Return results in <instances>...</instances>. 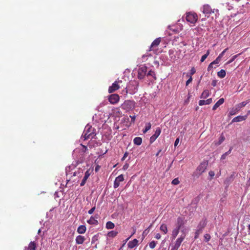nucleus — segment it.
I'll return each mask as SVG.
<instances>
[{"mask_svg": "<svg viewBox=\"0 0 250 250\" xmlns=\"http://www.w3.org/2000/svg\"><path fill=\"white\" fill-rule=\"evenodd\" d=\"M208 161H204L200 164V165L197 167L195 171L193 173V176L194 177H198L203 172H204L208 167Z\"/></svg>", "mask_w": 250, "mask_h": 250, "instance_id": "f257e3e1", "label": "nucleus"}, {"mask_svg": "<svg viewBox=\"0 0 250 250\" xmlns=\"http://www.w3.org/2000/svg\"><path fill=\"white\" fill-rule=\"evenodd\" d=\"M95 129L90 126H86L82 136L84 138V140L88 139H93L96 136V133L94 132Z\"/></svg>", "mask_w": 250, "mask_h": 250, "instance_id": "f03ea898", "label": "nucleus"}, {"mask_svg": "<svg viewBox=\"0 0 250 250\" xmlns=\"http://www.w3.org/2000/svg\"><path fill=\"white\" fill-rule=\"evenodd\" d=\"M134 107L135 102L130 100L125 101L124 103L122 104L121 105V107L122 109L125 110L127 111H128L133 109Z\"/></svg>", "mask_w": 250, "mask_h": 250, "instance_id": "7ed1b4c3", "label": "nucleus"}, {"mask_svg": "<svg viewBox=\"0 0 250 250\" xmlns=\"http://www.w3.org/2000/svg\"><path fill=\"white\" fill-rule=\"evenodd\" d=\"M198 19V16L195 13L189 12L187 13L186 20L187 21L194 24L196 22Z\"/></svg>", "mask_w": 250, "mask_h": 250, "instance_id": "20e7f679", "label": "nucleus"}, {"mask_svg": "<svg viewBox=\"0 0 250 250\" xmlns=\"http://www.w3.org/2000/svg\"><path fill=\"white\" fill-rule=\"evenodd\" d=\"M184 239L185 236L180 235V236L176 240L173 245L172 246L171 250H178Z\"/></svg>", "mask_w": 250, "mask_h": 250, "instance_id": "39448f33", "label": "nucleus"}, {"mask_svg": "<svg viewBox=\"0 0 250 250\" xmlns=\"http://www.w3.org/2000/svg\"><path fill=\"white\" fill-rule=\"evenodd\" d=\"M147 69V68L146 66H142L139 68L138 70V79L141 80L145 77V75H146Z\"/></svg>", "mask_w": 250, "mask_h": 250, "instance_id": "423d86ee", "label": "nucleus"}, {"mask_svg": "<svg viewBox=\"0 0 250 250\" xmlns=\"http://www.w3.org/2000/svg\"><path fill=\"white\" fill-rule=\"evenodd\" d=\"M120 99V97L118 94H113L109 96L108 98L109 102L113 104H117Z\"/></svg>", "mask_w": 250, "mask_h": 250, "instance_id": "0eeeda50", "label": "nucleus"}, {"mask_svg": "<svg viewBox=\"0 0 250 250\" xmlns=\"http://www.w3.org/2000/svg\"><path fill=\"white\" fill-rule=\"evenodd\" d=\"M161 132V129L160 127H157L156 128V130L154 134H153L150 138V144L153 143L156 139L157 138V137L160 135V133Z\"/></svg>", "mask_w": 250, "mask_h": 250, "instance_id": "6e6552de", "label": "nucleus"}, {"mask_svg": "<svg viewBox=\"0 0 250 250\" xmlns=\"http://www.w3.org/2000/svg\"><path fill=\"white\" fill-rule=\"evenodd\" d=\"M124 180V178L122 174L120 175L117 177L114 182V188H117L119 186L120 182H123Z\"/></svg>", "mask_w": 250, "mask_h": 250, "instance_id": "1a4fd4ad", "label": "nucleus"}, {"mask_svg": "<svg viewBox=\"0 0 250 250\" xmlns=\"http://www.w3.org/2000/svg\"><path fill=\"white\" fill-rule=\"evenodd\" d=\"M202 12L205 14H210L214 13V11L211 8L210 6L208 4L204 5L203 7Z\"/></svg>", "mask_w": 250, "mask_h": 250, "instance_id": "9d476101", "label": "nucleus"}, {"mask_svg": "<svg viewBox=\"0 0 250 250\" xmlns=\"http://www.w3.org/2000/svg\"><path fill=\"white\" fill-rule=\"evenodd\" d=\"M122 82L121 81H119L118 83ZM120 86H119L118 84V82L117 81L115 82L114 83H112V85L109 87L108 88V92L109 93H112L115 90L118 89L119 88Z\"/></svg>", "mask_w": 250, "mask_h": 250, "instance_id": "9b49d317", "label": "nucleus"}, {"mask_svg": "<svg viewBox=\"0 0 250 250\" xmlns=\"http://www.w3.org/2000/svg\"><path fill=\"white\" fill-rule=\"evenodd\" d=\"M185 224L184 219L181 217H178L176 223V228L179 229H182Z\"/></svg>", "mask_w": 250, "mask_h": 250, "instance_id": "f8f14e48", "label": "nucleus"}, {"mask_svg": "<svg viewBox=\"0 0 250 250\" xmlns=\"http://www.w3.org/2000/svg\"><path fill=\"white\" fill-rule=\"evenodd\" d=\"M160 42H161V39H160V38H158L156 39L152 42V43H151V45L150 46L149 51H151V50H153V48L154 47L157 46L160 44Z\"/></svg>", "mask_w": 250, "mask_h": 250, "instance_id": "ddd939ff", "label": "nucleus"}, {"mask_svg": "<svg viewBox=\"0 0 250 250\" xmlns=\"http://www.w3.org/2000/svg\"><path fill=\"white\" fill-rule=\"evenodd\" d=\"M37 248V244L34 241H31L27 247L24 248V250H35Z\"/></svg>", "mask_w": 250, "mask_h": 250, "instance_id": "4468645a", "label": "nucleus"}, {"mask_svg": "<svg viewBox=\"0 0 250 250\" xmlns=\"http://www.w3.org/2000/svg\"><path fill=\"white\" fill-rule=\"evenodd\" d=\"M234 178V175L233 174L225 179L224 181V184L226 186V187H228L230 185V184L233 181Z\"/></svg>", "mask_w": 250, "mask_h": 250, "instance_id": "2eb2a0df", "label": "nucleus"}, {"mask_svg": "<svg viewBox=\"0 0 250 250\" xmlns=\"http://www.w3.org/2000/svg\"><path fill=\"white\" fill-rule=\"evenodd\" d=\"M90 175V172H89V170H87L85 172L84 176L83 177V179L82 181L81 182V183L80 184V186L81 187H82V186L84 185V184L86 183V181L87 179L88 178V177H89Z\"/></svg>", "mask_w": 250, "mask_h": 250, "instance_id": "dca6fc26", "label": "nucleus"}, {"mask_svg": "<svg viewBox=\"0 0 250 250\" xmlns=\"http://www.w3.org/2000/svg\"><path fill=\"white\" fill-rule=\"evenodd\" d=\"M247 119V116H238L235 118H234L231 123H234V122H239L243 121Z\"/></svg>", "mask_w": 250, "mask_h": 250, "instance_id": "f3484780", "label": "nucleus"}, {"mask_svg": "<svg viewBox=\"0 0 250 250\" xmlns=\"http://www.w3.org/2000/svg\"><path fill=\"white\" fill-rule=\"evenodd\" d=\"M138 243V240L136 239H134L132 241H130L127 244L128 248L130 249H133V248L137 246Z\"/></svg>", "mask_w": 250, "mask_h": 250, "instance_id": "a211bd4d", "label": "nucleus"}, {"mask_svg": "<svg viewBox=\"0 0 250 250\" xmlns=\"http://www.w3.org/2000/svg\"><path fill=\"white\" fill-rule=\"evenodd\" d=\"M207 224L206 219H203L201 220L197 227V229H201L202 231L203 229L205 227Z\"/></svg>", "mask_w": 250, "mask_h": 250, "instance_id": "6ab92c4d", "label": "nucleus"}, {"mask_svg": "<svg viewBox=\"0 0 250 250\" xmlns=\"http://www.w3.org/2000/svg\"><path fill=\"white\" fill-rule=\"evenodd\" d=\"M224 102V98H220L214 105V106L212 107V110H216L220 105L222 104Z\"/></svg>", "mask_w": 250, "mask_h": 250, "instance_id": "aec40b11", "label": "nucleus"}, {"mask_svg": "<svg viewBox=\"0 0 250 250\" xmlns=\"http://www.w3.org/2000/svg\"><path fill=\"white\" fill-rule=\"evenodd\" d=\"M85 240L84 236L82 235H78L76 238V243L77 244H82Z\"/></svg>", "mask_w": 250, "mask_h": 250, "instance_id": "412c9836", "label": "nucleus"}, {"mask_svg": "<svg viewBox=\"0 0 250 250\" xmlns=\"http://www.w3.org/2000/svg\"><path fill=\"white\" fill-rule=\"evenodd\" d=\"M212 102V99L209 98L206 100H200L199 102V104L201 106L205 105V104H209Z\"/></svg>", "mask_w": 250, "mask_h": 250, "instance_id": "4be33fe9", "label": "nucleus"}, {"mask_svg": "<svg viewBox=\"0 0 250 250\" xmlns=\"http://www.w3.org/2000/svg\"><path fill=\"white\" fill-rule=\"evenodd\" d=\"M239 107H237L236 105L232 108L230 111H229V115L230 116H232V115H235L236 114H237L239 111H240V109L239 108Z\"/></svg>", "mask_w": 250, "mask_h": 250, "instance_id": "5701e85b", "label": "nucleus"}, {"mask_svg": "<svg viewBox=\"0 0 250 250\" xmlns=\"http://www.w3.org/2000/svg\"><path fill=\"white\" fill-rule=\"evenodd\" d=\"M87 222L90 225H96L98 224V221L93 216H91L90 219L87 221Z\"/></svg>", "mask_w": 250, "mask_h": 250, "instance_id": "b1692460", "label": "nucleus"}, {"mask_svg": "<svg viewBox=\"0 0 250 250\" xmlns=\"http://www.w3.org/2000/svg\"><path fill=\"white\" fill-rule=\"evenodd\" d=\"M179 230L180 229H179L178 228H175V229H174L172 231V234H171V238L173 239H175V238L177 237V236L178 235L179 232Z\"/></svg>", "mask_w": 250, "mask_h": 250, "instance_id": "393cba45", "label": "nucleus"}, {"mask_svg": "<svg viewBox=\"0 0 250 250\" xmlns=\"http://www.w3.org/2000/svg\"><path fill=\"white\" fill-rule=\"evenodd\" d=\"M85 231L86 227L84 225L80 226L77 229V232L80 234H83L85 233Z\"/></svg>", "mask_w": 250, "mask_h": 250, "instance_id": "a878e982", "label": "nucleus"}, {"mask_svg": "<svg viewBox=\"0 0 250 250\" xmlns=\"http://www.w3.org/2000/svg\"><path fill=\"white\" fill-rule=\"evenodd\" d=\"M134 144L140 146L142 143V139L140 137H136L133 139Z\"/></svg>", "mask_w": 250, "mask_h": 250, "instance_id": "bb28decb", "label": "nucleus"}, {"mask_svg": "<svg viewBox=\"0 0 250 250\" xmlns=\"http://www.w3.org/2000/svg\"><path fill=\"white\" fill-rule=\"evenodd\" d=\"M209 94L210 92L209 91V90L206 89L204 90L203 92H202L201 95V98L206 99L209 96Z\"/></svg>", "mask_w": 250, "mask_h": 250, "instance_id": "cd10ccee", "label": "nucleus"}, {"mask_svg": "<svg viewBox=\"0 0 250 250\" xmlns=\"http://www.w3.org/2000/svg\"><path fill=\"white\" fill-rule=\"evenodd\" d=\"M160 229L164 234H166L167 232V228L166 224H163L161 225Z\"/></svg>", "mask_w": 250, "mask_h": 250, "instance_id": "c85d7f7f", "label": "nucleus"}, {"mask_svg": "<svg viewBox=\"0 0 250 250\" xmlns=\"http://www.w3.org/2000/svg\"><path fill=\"white\" fill-rule=\"evenodd\" d=\"M226 71L223 69L221 70L217 73L218 76L221 78H224L226 76Z\"/></svg>", "mask_w": 250, "mask_h": 250, "instance_id": "c756f323", "label": "nucleus"}, {"mask_svg": "<svg viewBox=\"0 0 250 250\" xmlns=\"http://www.w3.org/2000/svg\"><path fill=\"white\" fill-rule=\"evenodd\" d=\"M114 227H115V225H114V223H113L112 222H111L110 221L107 222L106 224V228L107 229H112L114 228Z\"/></svg>", "mask_w": 250, "mask_h": 250, "instance_id": "7c9ffc66", "label": "nucleus"}, {"mask_svg": "<svg viewBox=\"0 0 250 250\" xmlns=\"http://www.w3.org/2000/svg\"><path fill=\"white\" fill-rule=\"evenodd\" d=\"M151 125L150 123H147L146 124L145 128L143 130V133H146L151 128Z\"/></svg>", "mask_w": 250, "mask_h": 250, "instance_id": "2f4dec72", "label": "nucleus"}, {"mask_svg": "<svg viewBox=\"0 0 250 250\" xmlns=\"http://www.w3.org/2000/svg\"><path fill=\"white\" fill-rule=\"evenodd\" d=\"M118 234V232L115 230H112L108 233V236L109 237H114Z\"/></svg>", "mask_w": 250, "mask_h": 250, "instance_id": "473e14b6", "label": "nucleus"}, {"mask_svg": "<svg viewBox=\"0 0 250 250\" xmlns=\"http://www.w3.org/2000/svg\"><path fill=\"white\" fill-rule=\"evenodd\" d=\"M250 102L249 101L243 102L239 104H238L236 105L237 107H239V109H240L242 107L245 106L247 104H248Z\"/></svg>", "mask_w": 250, "mask_h": 250, "instance_id": "72a5a7b5", "label": "nucleus"}, {"mask_svg": "<svg viewBox=\"0 0 250 250\" xmlns=\"http://www.w3.org/2000/svg\"><path fill=\"white\" fill-rule=\"evenodd\" d=\"M146 75H147V76H152V77H153L154 78V79H156V78L155 77V72L151 70H150V71H148V72L147 73Z\"/></svg>", "mask_w": 250, "mask_h": 250, "instance_id": "f704fd0d", "label": "nucleus"}, {"mask_svg": "<svg viewBox=\"0 0 250 250\" xmlns=\"http://www.w3.org/2000/svg\"><path fill=\"white\" fill-rule=\"evenodd\" d=\"M209 51L208 50L207 53L205 54H204L203 56H202V57L201 59V62H203L206 60V59L208 57V56L209 55Z\"/></svg>", "mask_w": 250, "mask_h": 250, "instance_id": "c9c22d12", "label": "nucleus"}, {"mask_svg": "<svg viewBox=\"0 0 250 250\" xmlns=\"http://www.w3.org/2000/svg\"><path fill=\"white\" fill-rule=\"evenodd\" d=\"M181 229H181V232L183 233L181 235H184L185 237L186 235V234L188 232V229H186L185 228H184V227H183Z\"/></svg>", "mask_w": 250, "mask_h": 250, "instance_id": "e433bc0d", "label": "nucleus"}, {"mask_svg": "<svg viewBox=\"0 0 250 250\" xmlns=\"http://www.w3.org/2000/svg\"><path fill=\"white\" fill-rule=\"evenodd\" d=\"M187 76L189 77V79L186 82V85H188L192 81V77L190 75H189L188 74H187Z\"/></svg>", "mask_w": 250, "mask_h": 250, "instance_id": "4c0bfd02", "label": "nucleus"}, {"mask_svg": "<svg viewBox=\"0 0 250 250\" xmlns=\"http://www.w3.org/2000/svg\"><path fill=\"white\" fill-rule=\"evenodd\" d=\"M225 140V137L222 135L219 138V141H218V142L217 143V144L218 145H220L221 144H222V143Z\"/></svg>", "mask_w": 250, "mask_h": 250, "instance_id": "58836bf2", "label": "nucleus"}, {"mask_svg": "<svg viewBox=\"0 0 250 250\" xmlns=\"http://www.w3.org/2000/svg\"><path fill=\"white\" fill-rule=\"evenodd\" d=\"M156 245V243L155 241H152L149 243V246L151 249H154Z\"/></svg>", "mask_w": 250, "mask_h": 250, "instance_id": "ea45409f", "label": "nucleus"}, {"mask_svg": "<svg viewBox=\"0 0 250 250\" xmlns=\"http://www.w3.org/2000/svg\"><path fill=\"white\" fill-rule=\"evenodd\" d=\"M220 60V57H218L214 61L211 62V64L214 65L218 64Z\"/></svg>", "mask_w": 250, "mask_h": 250, "instance_id": "a19ab883", "label": "nucleus"}, {"mask_svg": "<svg viewBox=\"0 0 250 250\" xmlns=\"http://www.w3.org/2000/svg\"><path fill=\"white\" fill-rule=\"evenodd\" d=\"M168 53H169V55L170 56V57L173 59V60H175L176 59V57L174 56L173 57V55L174 54V51L173 50H170L168 52Z\"/></svg>", "mask_w": 250, "mask_h": 250, "instance_id": "79ce46f5", "label": "nucleus"}, {"mask_svg": "<svg viewBox=\"0 0 250 250\" xmlns=\"http://www.w3.org/2000/svg\"><path fill=\"white\" fill-rule=\"evenodd\" d=\"M98 239V236L97 235H95L93 236L91 240V243L93 244L96 241H97Z\"/></svg>", "mask_w": 250, "mask_h": 250, "instance_id": "37998d69", "label": "nucleus"}, {"mask_svg": "<svg viewBox=\"0 0 250 250\" xmlns=\"http://www.w3.org/2000/svg\"><path fill=\"white\" fill-rule=\"evenodd\" d=\"M204 239H205V240L206 241V242H208L209 241L210 239V236L209 234H205L204 235Z\"/></svg>", "mask_w": 250, "mask_h": 250, "instance_id": "c03bdc74", "label": "nucleus"}, {"mask_svg": "<svg viewBox=\"0 0 250 250\" xmlns=\"http://www.w3.org/2000/svg\"><path fill=\"white\" fill-rule=\"evenodd\" d=\"M202 232L201 229H197L195 233V239H197L199 235Z\"/></svg>", "mask_w": 250, "mask_h": 250, "instance_id": "a18cd8bd", "label": "nucleus"}, {"mask_svg": "<svg viewBox=\"0 0 250 250\" xmlns=\"http://www.w3.org/2000/svg\"><path fill=\"white\" fill-rule=\"evenodd\" d=\"M171 183L173 185H177V184H178L179 183V181L178 179V178H175V179H173L172 180Z\"/></svg>", "mask_w": 250, "mask_h": 250, "instance_id": "49530a36", "label": "nucleus"}, {"mask_svg": "<svg viewBox=\"0 0 250 250\" xmlns=\"http://www.w3.org/2000/svg\"><path fill=\"white\" fill-rule=\"evenodd\" d=\"M95 208H96L95 206L93 207L90 210H88V213L89 214H92L93 213V212L94 211V210H95Z\"/></svg>", "mask_w": 250, "mask_h": 250, "instance_id": "de8ad7c7", "label": "nucleus"}, {"mask_svg": "<svg viewBox=\"0 0 250 250\" xmlns=\"http://www.w3.org/2000/svg\"><path fill=\"white\" fill-rule=\"evenodd\" d=\"M196 72V70L194 68V67H192L191 70H190V74H189V75H190L191 76L194 74Z\"/></svg>", "mask_w": 250, "mask_h": 250, "instance_id": "09e8293b", "label": "nucleus"}, {"mask_svg": "<svg viewBox=\"0 0 250 250\" xmlns=\"http://www.w3.org/2000/svg\"><path fill=\"white\" fill-rule=\"evenodd\" d=\"M81 146L83 147L82 149V151L83 152H86V151L87 150V146H84V145H83L82 144H81Z\"/></svg>", "mask_w": 250, "mask_h": 250, "instance_id": "8fccbe9b", "label": "nucleus"}, {"mask_svg": "<svg viewBox=\"0 0 250 250\" xmlns=\"http://www.w3.org/2000/svg\"><path fill=\"white\" fill-rule=\"evenodd\" d=\"M228 49L226 48L225 49V50H223V51L219 54V55L218 56V57H220V59H221V58L222 57V56L224 55V53L226 52V51H227Z\"/></svg>", "mask_w": 250, "mask_h": 250, "instance_id": "3c124183", "label": "nucleus"}, {"mask_svg": "<svg viewBox=\"0 0 250 250\" xmlns=\"http://www.w3.org/2000/svg\"><path fill=\"white\" fill-rule=\"evenodd\" d=\"M128 153L127 152H125L123 157L122 158V161L125 160V159L126 158V157L128 156Z\"/></svg>", "mask_w": 250, "mask_h": 250, "instance_id": "603ef678", "label": "nucleus"}, {"mask_svg": "<svg viewBox=\"0 0 250 250\" xmlns=\"http://www.w3.org/2000/svg\"><path fill=\"white\" fill-rule=\"evenodd\" d=\"M209 176L212 178L214 176V172L213 171H210L208 173Z\"/></svg>", "mask_w": 250, "mask_h": 250, "instance_id": "864d4df0", "label": "nucleus"}, {"mask_svg": "<svg viewBox=\"0 0 250 250\" xmlns=\"http://www.w3.org/2000/svg\"><path fill=\"white\" fill-rule=\"evenodd\" d=\"M161 235L160 233H157L155 237V238L157 239H159L161 238Z\"/></svg>", "mask_w": 250, "mask_h": 250, "instance_id": "5fc2aeb1", "label": "nucleus"}, {"mask_svg": "<svg viewBox=\"0 0 250 250\" xmlns=\"http://www.w3.org/2000/svg\"><path fill=\"white\" fill-rule=\"evenodd\" d=\"M179 142V139L177 138L174 142V146H176L178 145V143Z\"/></svg>", "mask_w": 250, "mask_h": 250, "instance_id": "6e6d98bb", "label": "nucleus"}, {"mask_svg": "<svg viewBox=\"0 0 250 250\" xmlns=\"http://www.w3.org/2000/svg\"><path fill=\"white\" fill-rule=\"evenodd\" d=\"M130 117L131 119V122H134L136 116L135 115L130 116Z\"/></svg>", "mask_w": 250, "mask_h": 250, "instance_id": "4d7b16f0", "label": "nucleus"}, {"mask_svg": "<svg viewBox=\"0 0 250 250\" xmlns=\"http://www.w3.org/2000/svg\"><path fill=\"white\" fill-rule=\"evenodd\" d=\"M216 83H217V81L216 80H213L212 83H211V85L213 86H215L216 85Z\"/></svg>", "mask_w": 250, "mask_h": 250, "instance_id": "13d9d810", "label": "nucleus"}, {"mask_svg": "<svg viewBox=\"0 0 250 250\" xmlns=\"http://www.w3.org/2000/svg\"><path fill=\"white\" fill-rule=\"evenodd\" d=\"M213 64H211V63H210L209 64V65H208V71H209L212 68H213Z\"/></svg>", "mask_w": 250, "mask_h": 250, "instance_id": "bf43d9fd", "label": "nucleus"}, {"mask_svg": "<svg viewBox=\"0 0 250 250\" xmlns=\"http://www.w3.org/2000/svg\"><path fill=\"white\" fill-rule=\"evenodd\" d=\"M135 232H136V229H134V228H133V231H132V234L131 235V236H130L129 238H128L127 239V240L129 239V238L131 236H132L134 234H135Z\"/></svg>", "mask_w": 250, "mask_h": 250, "instance_id": "052dcab7", "label": "nucleus"}, {"mask_svg": "<svg viewBox=\"0 0 250 250\" xmlns=\"http://www.w3.org/2000/svg\"><path fill=\"white\" fill-rule=\"evenodd\" d=\"M226 156L224 154H223L221 156V159L222 160H224V159H226Z\"/></svg>", "mask_w": 250, "mask_h": 250, "instance_id": "680f3d73", "label": "nucleus"}, {"mask_svg": "<svg viewBox=\"0 0 250 250\" xmlns=\"http://www.w3.org/2000/svg\"><path fill=\"white\" fill-rule=\"evenodd\" d=\"M231 150H232V147H230V148H229V151H228L227 152H226V153H227V154L229 155V154H230V152H231Z\"/></svg>", "mask_w": 250, "mask_h": 250, "instance_id": "e2e57ef3", "label": "nucleus"}, {"mask_svg": "<svg viewBox=\"0 0 250 250\" xmlns=\"http://www.w3.org/2000/svg\"><path fill=\"white\" fill-rule=\"evenodd\" d=\"M236 55H235V56H234L233 57L232 59V60H230V61H229V63L231 62H232V61H233V60L236 58Z\"/></svg>", "mask_w": 250, "mask_h": 250, "instance_id": "0e129e2a", "label": "nucleus"}, {"mask_svg": "<svg viewBox=\"0 0 250 250\" xmlns=\"http://www.w3.org/2000/svg\"><path fill=\"white\" fill-rule=\"evenodd\" d=\"M128 167V165H124V167H123V168H124V169H127V168Z\"/></svg>", "mask_w": 250, "mask_h": 250, "instance_id": "69168bd1", "label": "nucleus"}, {"mask_svg": "<svg viewBox=\"0 0 250 250\" xmlns=\"http://www.w3.org/2000/svg\"><path fill=\"white\" fill-rule=\"evenodd\" d=\"M162 151V149H159L157 154H156V156H158L160 153Z\"/></svg>", "mask_w": 250, "mask_h": 250, "instance_id": "338daca9", "label": "nucleus"}, {"mask_svg": "<svg viewBox=\"0 0 250 250\" xmlns=\"http://www.w3.org/2000/svg\"><path fill=\"white\" fill-rule=\"evenodd\" d=\"M99 169V167H97L96 168H95V171H97Z\"/></svg>", "mask_w": 250, "mask_h": 250, "instance_id": "774afa93", "label": "nucleus"}]
</instances>
